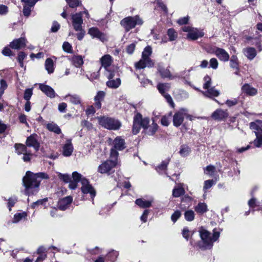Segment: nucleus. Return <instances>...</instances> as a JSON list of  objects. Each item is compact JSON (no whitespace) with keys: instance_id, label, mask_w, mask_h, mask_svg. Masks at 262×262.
Here are the masks:
<instances>
[{"instance_id":"nucleus-1","label":"nucleus","mask_w":262,"mask_h":262,"mask_svg":"<svg viewBox=\"0 0 262 262\" xmlns=\"http://www.w3.org/2000/svg\"><path fill=\"white\" fill-rule=\"evenodd\" d=\"M48 178V176L45 172L34 173L30 171H27L23 179L25 194L36 195L39 191L41 180Z\"/></svg>"},{"instance_id":"nucleus-2","label":"nucleus","mask_w":262,"mask_h":262,"mask_svg":"<svg viewBox=\"0 0 262 262\" xmlns=\"http://www.w3.org/2000/svg\"><path fill=\"white\" fill-rule=\"evenodd\" d=\"M200 236L201 238L199 244V247L203 249H210L214 242L216 241L220 237V233L213 230V233L211 236V233L205 229L201 227L199 230Z\"/></svg>"},{"instance_id":"nucleus-3","label":"nucleus","mask_w":262,"mask_h":262,"mask_svg":"<svg viewBox=\"0 0 262 262\" xmlns=\"http://www.w3.org/2000/svg\"><path fill=\"white\" fill-rule=\"evenodd\" d=\"M143 21L138 15L128 16L123 18L121 21V25L125 29L126 32H128L134 28L136 25H142Z\"/></svg>"},{"instance_id":"nucleus-4","label":"nucleus","mask_w":262,"mask_h":262,"mask_svg":"<svg viewBox=\"0 0 262 262\" xmlns=\"http://www.w3.org/2000/svg\"><path fill=\"white\" fill-rule=\"evenodd\" d=\"M250 128L254 130V133L256 137L253 141L254 145L259 147L262 145V121H256V122H251L250 124Z\"/></svg>"},{"instance_id":"nucleus-5","label":"nucleus","mask_w":262,"mask_h":262,"mask_svg":"<svg viewBox=\"0 0 262 262\" xmlns=\"http://www.w3.org/2000/svg\"><path fill=\"white\" fill-rule=\"evenodd\" d=\"M99 124L105 128L117 130L121 126V123L113 118L102 117L98 118Z\"/></svg>"},{"instance_id":"nucleus-6","label":"nucleus","mask_w":262,"mask_h":262,"mask_svg":"<svg viewBox=\"0 0 262 262\" xmlns=\"http://www.w3.org/2000/svg\"><path fill=\"white\" fill-rule=\"evenodd\" d=\"M116 165L117 162L115 160H107L99 166L98 171L102 174L110 175L114 172V168Z\"/></svg>"},{"instance_id":"nucleus-7","label":"nucleus","mask_w":262,"mask_h":262,"mask_svg":"<svg viewBox=\"0 0 262 262\" xmlns=\"http://www.w3.org/2000/svg\"><path fill=\"white\" fill-rule=\"evenodd\" d=\"M157 70L160 73L161 76L163 78H168L170 79H172L176 77L181 78L185 79L184 75L186 72V71H184L181 72L179 75L172 76L170 74V72L169 69L164 68L163 64L162 63H159L157 64Z\"/></svg>"},{"instance_id":"nucleus-8","label":"nucleus","mask_w":262,"mask_h":262,"mask_svg":"<svg viewBox=\"0 0 262 262\" xmlns=\"http://www.w3.org/2000/svg\"><path fill=\"white\" fill-rule=\"evenodd\" d=\"M82 12L71 15L72 23L74 29L76 31L81 30L82 28L83 20L82 17Z\"/></svg>"},{"instance_id":"nucleus-9","label":"nucleus","mask_w":262,"mask_h":262,"mask_svg":"<svg viewBox=\"0 0 262 262\" xmlns=\"http://www.w3.org/2000/svg\"><path fill=\"white\" fill-rule=\"evenodd\" d=\"M26 145L28 147H33L35 151H38L40 143L38 141V136L36 134L31 135L26 140Z\"/></svg>"},{"instance_id":"nucleus-10","label":"nucleus","mask_w":262,"mask_h":262,"mask_svg":"<svg viewBox=\"0 0 262 262\" xmlns=\"http://www.w3.org/2000/svg\"><path fill=\"white\" fill-rule=\"evenodd\" d=\"M82 186L81 188V191L83 193H90L92 198L95 196V191L93 187L89 184L87 179L83 178L81 180Z\"/></svg>"},{"instance_id":"nucleus-11","label":"nucleus","mask_w":262,"mask_h":262,"mask_svg":"<svg viewBox=\"0 0 262 262\" xmlns=\"http://www.w3.org/2000/svg\"><path fill=\"white\" fill-rule=\"evenodd\" d=\"M154 66V62L150 58H142L135 64L136 68L139 69H144L146 67L151 68Z\"/></svg>"},{"instance_id":"nucleus-12","label":"nucleus","mask_w":262,"mask_h":262,"mask_svg":"<svg viewBox=\"0 0 262 262\" xmlns=\"http://www.w3.org/2000/svg\"><path fill=\"white\" fill-rule=\"evenodd\" d=\"M89 34L93 37H96L102 41L106 40L105 35L100 32L99 30L95 27H92L89 30Z\"/></svg>"},{"instance_id":"nucleus-13","label":"nucleus","mask_w":262,"mask_h":262,"mask_svg":"<svg viewBox=\"0 0 262 262\" xmlns=\"http://www.w3.org/2000/svg\"><path fill=\"white\" fill-rule=\"evenodd\" d=\"M214 53L221 61H227L229 59V54L223 49L216 47Z\"/></svg>"},{"instance_id":"nucleus-14","label":"nucleus","mask_w":262,"mask_h":262,"mask_svg":"<svg viewBox=\"0 0 262 262\" xmlns=\"http://www.w3.org/2000/svg\"><path fill=\"white\" fill-rule=\"evenodd\" d=\"M72 198L70 196H66L58 201V208L61 210H65L68 207L69 205L72 202Z\"/></svg>"},{"instance_id":"nucleus-15","label":"nucleus","mask_w":262,"mask_h":262,"mask_svg":"<svg viewBox=\"0 0 262 262\" xmlns=\"http://www.w3.org/2000/svg\"><path fill=\"white\" fill-rule=\"evenodd\" d=\"M39 88L47 96L50 98H54L55 97V92L51 86L40 83L39 85Z\"/></svg>"},{"instance_id":"nucleus-16","label":"nucleus","mask_w":262,"mask_h":262,"mask_svg":"<svg viewBox=\"0 0 262 262\" xmlns=\"http://www.w3.org/2000/svg\"><path fill=\"white\" fill-rule=\"evenodd\" d=\"M228 116V113L227 111L221 109L216 110L211 115L212 118L216 120H222L227 118Z\"/></svg>"},{"instance_id":"nucleus-17","label":"nucleus","mask_w":262,"mask_h":262,"mask_svg":"<svg viewBox=\"0 0 262 262\" xmlns=\"http://www.w3.org/2000/svg\"><path fill=\"white\" fill-rule=\"evenodd\" d=\"M73 151V147L71 140H68L63 146L62 154L64 157H70Z\"/></svg>"},{"instance_id":"nucleus-18","label":"nucleus","mask_w":262,"mask_h":262,"mask_svg":"<svg viewBox=\"0 0 262 262\" xmlns=\"http://www.w3.org/2000/svg\"><path fill=\"white\" fill-rule=\"evenodd\" d=\"M204 35L203 32L199 30L196 28H193L190 32L187 34V37L191 40H196L199 37H203Z\"/></svg>"},{"instance_id":"nucleus-19","label":"nucleus","mask_w":262,"mask_h":262,"mask_svg":"<svg viewBox=\"0 0 262 262\" xmlns=\"http://www.w3.org/2000/svg\"><path fill=\"white\" fill-rule=\"evenodd\" d=\"M114 148L118 150H122L125 148V140L121 137H117L113 141Z\"/></svg>"},{"instance_id":"nucleus-20","label":"nucleus","mask_w":262,"mask_h":262,"mask_svg":"<svg viewBox=\"0 0 262 262\" xmlns=\"http://www.w3.org/2000/svg\"><path fill=\"white\" fill-rule=\"evenodd\" d=\"M243 92L249 96H254L256 95L257 91L256 89L252 87L248 84H245L242 88Z\"/></svg>"},{"instance_id":"nucleus-21","label":"nucleus","mask_w":262,"mask_h":262,"mask_svg":"<svg viewBox=\"0 0 262 262\" xmlns=\"http://www.w3.org/2000/svg\"><path fill=\"white\" fill-rule=\"evenodd\" d=\"M184 121L183 113L181 112L174 114L173 117V123L174 126L178 127L181 125Z\"/></svg>"},{"instance_id":"nucleus-22","label":"nucleus","mask_w":262,"mask_h":262,"mask_svg":"<svg viewBox=\"0 0 262 262\" xmlns=\"http://www.w3.org/2000/svg\"><path fill=\"white\" fill-rule=\"evenodd\" d=\"M245 55L250 60L253 59L256 56V51L254 48L248 47L243 50Z\"/></svg>"},{"instance_id":"nucleus-23","label":"nucleus","mask_w":262,"mask_h":262,"mask_svg":"<svg viewBox=\"0 0 262 262\" xmlns=\"http://www.w3.org/2000/svg\"><path fill=\"white\" fill-rule=\"evenodd\" d=\"M105 93L103 91H99L97 95L95 97L94 100L95 101V106L100 109L101 107V101H102L105 97Z\"/></svg>"},{"instance_id":"nucleus-24","label":"nucleus","mask_w":262,"mask_h":262,"mask_svg":"<svg viewBox=\"0 0 262 262\" xmlns=\"http://www.w3.org/2000/svg\"><path fill=\"white\" fill-rule=\"evenodd\" d=\"M66 99L74 105H77L81 103V98L80 96L76 94L70 95L68 94L66 96Z\"/></svg>"},{"instance_id":"nucleus-25","label":"nucleus","mask_w":262,"mask_h":262,"mask_svg":"<svg viewBox=\"0 0 262 262\" xmlns=\"http://www.w3.org/2000/svg\"><path fill=\"white\" fill-rule=\"evenodd\" d=\"M205 92H202L203 95L206 97H217L220 95V92L215 89L214 87L209 88Z\"/></svg>"},{"instance_id":"nucleus-26","label":"nucleus","mask_w":262,"mask_h":262,"mask_svg":"<svg viewBox=\"0 0 262 262\" xmlns=\"http://www.w3.org/2000/svg\"><path fill=\"white\" fill-rule=\"evenodd\" d=\"M135 203L141 208H146L151 206L152 201H146L142 199H138L136 200Z\"/></svg>"},{"instance_id":"nucleus-27","label":"nucleus","mask_w":262,"mask_h":262,"mask_svg":"<svg viewBox=\"0 0 262 262\" xmlns=\"http://www.w3.org/2000/svg\"><path fill=\"white\" fill-rule=\"evenodd\" d=\"M121 79L119 78L116 79L108 80L106 83V85L112 89H117L121 84Z\"/></svg>"},{"instance_id":"nucleus-28","label":"nucleus","mask_w":262,"mask_h":262,"mask_svg":"<svg viewBox=\"0 0 262 262\" xmlns=\"http://www.w3.org/2000/svg\"><path fill=\"white\" fill-rule=\"evenodd\" d=\"M194 210L198 213L203 214L207 211V206L205 203L200 202L195 206Z\"/></svg>"},{"instance_id":"nucleus-29","label":"nucleus","mask_w":262,"mask_h":262,"mask_svg":"<svg viewBox=\"0 0 262 262\" xmlns=\"http://www.w3.org/2000/svg\"><path fill=\"white\" fill-rule=\"evenodd\" d=\"M100 60L102 66L106 69L111 64L112 57L110 55H105L101 57Z\"/></svg>"},{"instance_id":"nucleus-30","label":"nucleus","mask_w":262,"mask_h":262,"mask_svg":"<svg viewBox=\"0 0 262 262\" xmlns=\"http://www.w3.org/2000/svg\"><path fill=\"white\" fill-rule=\"evenodd\" d=\"M140 117H135L134 118V123L133 125V132L134 134H137L139 133L140 127H141L139 122Z\"/></svg>"},{"instance_id":"nucleus-31","label":"nucleus","mask_w":262,"mask_h":262,"mask_svg":"<svg viewBox=\"0 0 262 262\" xmlns=\"http://www.w3.org/2000/svg\"><path fill=\"white\" fill-rule=\"evenodd\" d=\"M45 67L48 73L51 74L54 72V63L53 60L51 58H47L45 62Z\"/></svg>"},{"instance_id":"nucleus-32","label":"nucleus","mask_w":262,"mask_h":262,"mask_svg":"<svg viewBox=\"0 0 262 262\" xmlns=\"http://www.w3.org/2000/svg\"><path fill=\"white\" fill-rule=\"evenodd\" d=\"M170 159L168 158L162 162V163L159 165L156 168L158 172L165 171L167 169V165L169 162Z\"/></svg>"},{"instance_id":"nucleus-33","label":"nucleus","mask_w":262,"mask_h":262,"mask_svg":"<svg viewBox=\"0 0 262 262\" xmlns=\"http://www.w3.org/2000/svg\"><path fill=\"white\" fill-rule=\"evenodd\" d=\"M169 88L170 86L168 83H159L157 85V89L162 95L166 94V91H168Z\"/></svg>"},{"instance_id":"nucleus-34","label":"nucleus","mask_w":262,"mask_h":262,"mask_svg":"<svg viewBox=\"0 0 262 262\" xmlns=\"http://www.w3.org/2000/svg\"><path fill=\"white\" fill-rule=\"evenodd\" d=\"M136 117H140L139 122L141 127L144 128V129H147L148 127V124L149 123V119L148 118H142V116L140 114H138L136 116Z\"/></svg>"},{"instance_id":"nucleus-35","label":"nucleus","mask_w":262,"mask_h":262,"mask_svg":"<svg viewBox=\"0 0 262 262\" xmlns=\"http://www.w3.org/2000/svg\"><path fill=\"white\" fill-rule=\"evenodd\" d=\"M185 193V190L182 187H175L172 191V195L173 197L178 198Z\"/></svg>"},{"instance_id":"nucleus-36","label":"nucleus","mask_w":262,"mask_h":262,"mask_svg":"<svg viewBox=\"0 0 262 262\" xmlns=\"http://www.w3.org/2000/svg\"><path fill=\"white\" fill-rule=\"evenodd\" d=\"M117 251L113 250L110 252L106 256V260L111 261H114L118 256Z\"/></svg>"},{"instance_id":"nucleus-37","label":"nucleus","mask_w":262,"mask_h":262,"mask_svg":"<svg viewBox=\"0 0 262 262\" xmlns=\"http://www.w3.org/2000/svg\"><path fill=\"white\" fill-rule=\"evenodd\" d=\"M230 67L236 70H238V59L236 56L232 55L230 60Z\"/></svg>"},{"instance_id":"nucleus-38","label":"nucleus","mask_w":262,"mask_h":262,"mask_svg":"<svg viewBox=\"0 0 262 262\" xmlns=\"http://www.w3.org/2000/svg\"><path fill=\"white\" fill-rule=\"evenodd\" d=\"M190 151V148L187 145H182L181 146L179 153L182 157H186L189 154Z\"/></svg>"},{"instance_id":"nucleus-39","label":"nucleus","mask_w":262,"mask_h":262,"mask_svg":"<svg viewBox=\"0 0 262 262\" xmlns=\"http://www.w3.org/2000/svg\"><path fill=\"white\" fill-rule=\"evenodd\" d=\"M73 64L76 67H79L83 63V59L81 56H75L72 58Z\"/></svg>"},{"instance_id":"nucleus-40","label":"nucleus","mask_w":262,"mask_h":262,"mask_svg":"<svg viewBox=\"0 0 262 262\" xmlns=\"http://www.w3.org/2000/svg\"><path fill=\"white\" fill-rule=\"evenodd\" d=\"M47 128L51 132H53L56 134H59L61 133V129L55 124L49 123L47 125Z\"/></svg>"},{"instance_id":"nucleus-41","label":"nucleus","mask_w":262,"mask_h":262,"mask_svg":"<svg viewBox=\"0 0 262 262\" xmlns=\"http://www.w3.org/2000/svg\"><path fill=\"white\" fill-rule=\"evenodd\" d=\"M194 212L192 210H187L184 213L185 219L188 222L192 221L194 219Z\"/></svg>"},{"instance_id":"nucleus-42","label":"nucleus","mask_w":262,"mask_h":262,"mask_svg":"<svg viewBox=\"0 0 262 262\" xmlns=\"http://www.w3.org/2000/svg\"><path fill=\"white\" fill-rule=\"evenodd\" d=\"M48 198H46L43 199L38 200L36 201V202H33L31 204V207L34 209L39 205H44L48 202Z\"/></svg>"},{"instance_id":"nucleus-43","label":"nucleus","mask_w":262,"mask_h":262,"mask_svg":"<svg viewBox=\"0 0 262 262\" xmlns=\"http://www.w3.org/2000/svg\"><path fill=\"white\" fill-rule=\"evenodd\" d=\"M152 53V49L150 46L146 47L142 53V58H149Z\"/></svg>"},{"instance_id":"nucleus-44","label":"nucleus","mask_w":262,"mask_h":262,"mask_svg":"<svg viewBox=\"0 0 262 262\" xmlns=\"http://www.w3.org/2000/svg\"><path fill=\"white\" fill-rule=\"evenodd\" d=\"M167 35L170 41L174 40L177 37V33L173 29H169L167 31Z\"/></svg>"},{"instance_id":"nucleus-45","label":"nucleus","mask_w":262,"mask_h":262,"mask_svg":"<svg viewBox=\"0 0 262 262\" xmlns=\"http://www.w3.org/2000/svg\"><path fill=\"white\" fill-rule=\"evenodd\" d=\"M7 87L8 84L6 81L4 79H2L0 80V98L3 95L5 90L7 89Z\"/></svg>"},{"instance_id":"nucleus-46","label":"nucleus","mask_w":262,"mask_h":262,"mask_svg":"<svg viewBox=\"0 0 262 262\" xmlns=\"http://www.w3.org/2000/svg\"><path fill=\"white\" fill-rule=\"evenodd\" d=\"M69 7L72 8H76L81 4L79 0H66Z\"/></svg>"},{"instance_id":"nucleus-47","label":"nucleus","mask_w":262,"mask_h":262,"mask_svg":"<svg viewBox=\"0 0 262 262\" xmlns=\"http://www.w3.org/2000/svg\"><path fill=\"white\" fill-rule=\"evenodd\" d=\"M215 184V181L213 180H208L204 182L203 189L206 190L211 188L213 185Z\"/></svg>"},{"instance_id":"nucleus-48","label":"nucleus","mask_w":262,"mask_h":262,"mask_svg":"<svg viewBox=\"0 0 262 262\" xmlns=\"http://www.w3.org/2000/svg\"><path fill=\"white\" fill-rule=\"evenodd\" d=\"M32 94H33L32 89H26L25 91L24 95V99L26 100V101H29Z\"/></svg>"},{"instance_id":"nucleus-49","label":"nucleus","mask_w":262,"mask_h":262,"mask_svg":"<svg viewBox=\"0 0 262 262\" xmlns=\"http://www.w3.org/2000/svg\"><path fill=\"white\" fill-rule=\"evenodd\" d=\"M204 80L205 81V83L204 84L203 88L204 89H208L210 87L211 79L208 75H206L204 78Z\"/></svg>"},{"instance_id":"nucleus-50","label":"nucleus","mask_w":262,"mask_h":262,"mask_svg":"<svg viewBox=\"0 0 262 262\" xmlns=\"http://www.w3.org/2000/svg\"><path fill=\"white\" fill-rule=\"evenodd\" d=\"M158 129V125L153 122L152 125L149 127L147 133L149 135H153L157 131Z\"/></svg>"},{"instance_id":"nucleus-51","label":"nucleus","mask_w":262,"mask_h":262,"mask_svg":"<svg viewBox=\"0 0 262 262\" xmlns=\"http://www.w3.org/2000/svg\"><path fill=\"white\" fill-rule=\"evenodd\" d=\"M27 152V147L25 145L17 143V154H24Z\"/></svg>"},{"instance_id":"nucleus-52","label":"nucleus","mask_w":262,"mask_h":262,"mask_svg":"<svg viewBox=\"0 0 262 262\" xmlns=\"http://www.w3.org/2000/svg\"><path fill=\"white\" fill-rule=\"evenodd\" d=\"M181 215V213L180 211L177 210L171 215V219L173 222L175 223L180 218Z\"/></svg>"},{"instance_id":"nucleus-53","label":"nucleus","mask_w":262,"mask_h":262,"mask_svg":"<svg viewBox=\"0 0 262 262\" xmlns=\"http://www.w3.org/2000/svg\"><path fill=\"white\" fill-rule=\"evenodd\" d=\"M26 39L25 37L17 39V49L24 47L26 46Z\"/></svg>"},{"instance_id":"nucleus-54","label":"nucleus","mask_w":262,"mask_h":262,"mask_svg":"<svg viewBox=\"0 0 262 262\" xmlns=\"http://www.w3.org/2000/svg\"><path fill=\"white\" fill-rule=\"evenodd\" d=\"M2 54L6 56H14V54H13L10 49L6 47L2 51Z\"/></svg>"},{"instance_id":"nucleus-55","label":"nucleus","mask_w":262,"mask_h":262,"mask_svg":"<svg viewBox=\"0 0 262 262\" xmlns=\"http://www.w3.org/2000/svg\"><path fill=\"white\" fill-rule=\"evenodd\" d=\"M59 178L65 183H69L71 181L70 176L67 174L60 173L59 175Z\"/></svg>"},{"instance_id":"nucleus-56","label":"nucleus","mask_w":262,"mask_h":262,"mask_svg":"<svg viewBox=\"0 0 262 262\" xmlns=\"http://www.w3.org/2000/svg\"><path fill=\"white\" fill-rule=\"evenodd\" d=\"M118 149L113 148L111 150V158L113 159L112 160H115L117 162V158L118 156Z\"/></svg>"},{"instance_id":"nucleus-57","label":"nucleus","mask_w":262,"mask_h":262,"mask_svg":"<svg viewBox=\"0 0 262 262\" xmlns=\"http://www.w3.org/2000/svg\"><path fill=\"white\" fill-rule=\"evenodd\" d=\"M72 178L73 179V181H76L78 182L79 181L81 182V180L83 179L82 178V176L80 173L75 171L72 173Z\"/></svg>"},{"instance_id":"nucleus-58","label":"nucleus","mask_w":262,"mask_h":262,"mask_svg":"<svg viewBox=\"0 0 262 262\" xmlns=\"http://www.w3.org/2000/svg\"><path fill=\"white\" fill-rule=\"evenodd\" d=\"M218 61L215 58H212L210 60V67L213 69H217L218 67Z\"/></svg>"},{"instance_id":"nucleus-59","label":"nucleus","mask_w":262,"mask_h":262,"mask_svg":"<svg viewBox=\"0 0 262 262\" xmlns=\"http://www.w3.org/2000/svg\"><path fill=\"white\" fill-rule=\"evenodd\" d=\"M63 50L68 52L70 53L72 51V47L71 45L68 42H64L62 45Z\"/></svg>"},{"instance_id":"nucleus-60","label":"nucleus","mask_w":262,"mask_h":262,"mask_svg":"<svg viewBox=\"0 0 262 262\" xmlns=\"http://www.w3.org/2000/svg\"><path fill=\"white\" fill-rule=\"evenodd\" d=\"M135 47H136V45L135 43L130 44L126 48V52L129 54H133V52H134Z\"/></svg>"},{"instance_id":"nucleus-61","label":"nucleus","mask_w":262,"mask_h":262,"mask_svg":"<svg viewBox=\"0 0 262 262\" xmlns=\"http://www.w3.org/2000/svg\"><path fill=\"white\" fill-rule=\"evenodd\" d=\"M32 7L24 5L23 14L26 16H28L30 14L31 8Z\"/></svg>"},{"instance_id":"nucleus-62","label":"nucleus","mask_w":262,"mask_h":262,"mask_svg":"<svg viewBox=\"0 0 262 262\" xmlns=\"http://www.w3.org/2000/svg\"><path fill=\"white\" fill-rule=\"evenodd\" d=\"M165 98L166 99V100H167V102L172 107H174V104L172 101V98L170 96V95H169L168 94L166 93L164 95H163Z\"/></svg>"},{"instance_id":"nucleus-63","label":"nucleus","mask_w":262,"mask_h":262,"mask_svg":"<svg viewBox=\"0 0 262 262\" xmlns=\"http://www.w3.org/2000/svg\"><path fill=\"white\" fill-rule=\"evenodd\" d=\"M188 20L189 17L187 16L179 19L177 21V23L180 25H183L187 24L188 22Z\"/></svg>"},{"instance_id":"nucleus-64","label":"nucleus","mask_w":262,"mask_h":262,"mask_svg":"<svg viewBox=\"0 0 262 262\" xmlns=\"http://www.w3.org/2000/svg\"><path fill=\"white\" fill-rule=\"evenodd\" d=\"M60 28V25L57 21H54L51 30L52 32H56Z\"/></svg>"}]
</instances>
